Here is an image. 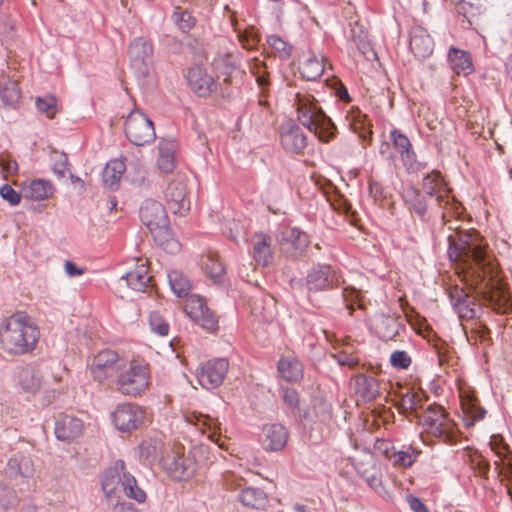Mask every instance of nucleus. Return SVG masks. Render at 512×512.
<instances>
[{"label": "nucleus", "instance_id": "obj_54", "mask_svg": "<svg viewBox=\"0 0 512 512\" xmlns=\"http://www.w3.org/2000/svg\"><path fill=\"white\" fill-rule=\"evenodd\" d=\"M412 360L406 351H394L390 356V364L393 368L406 370L411 365Z\"/></svg>", "mask_w": 512, "mask_h": 512}, {"label": "nucleus", "instance_id": "obj_14", "mask_svg": "<svg viewBox=\"0 0 512 512\" xmlns=\"http://www.w3.org/2000/svg\"><path fill=\"white\" fill-rule=\"evenodd\" d=\"M229 363L224 358L207 361L196 372L199 384L205 389H214L224 380Z\"/></svg>", "mask_w": 512, "mask_h": 512}, {"label": "nucleus", "instance_id": "obj_45", "mask_svg": "<svg viewBox=\"0 0 512 512\" xmlns=\"http://www.w3.org/2000/svg\"><path fill=\"white\" fill-rule=\"evenodd\" d=\"M122 488L128 498L138 503H143L146 500V493L138 486L137 480L129 472L122 477Z\"/></svg>", "mask_w": 512, "mask_h": 512}, {"label": "nucleus", "instance_id": "obj_16", "mask_svg": "<svg viewBox=\"0 0 512 512\" xmlns=\"http://www.w3.org/2000/svg\"><path fill=\"white\" fill-rule=\"evenodd\" d=\"M490 446L498 458L494 463L499 469V474L508 482L507 491L512 500V457L509 448L499 436L491 437Z\"/></svg>", "mask_w": 512, "mask_h": 512}, {"label": "nucleus", "instance_id": "obj_25", "mask_svg": "<svg viewBox=\"0 0 512 512\" xmlns=\"http://www.w3.org/2000/svg\"><path fill=\"white\" fill-rule=\"evenodd\" d=\"M409 47L416 57L424 59L433 53L434 41L426 29L414 26L410 31Z\"/></svg>", "mask_w": 512, "mask_h": 512}, {"label": "nucleus", "instance_id": "obj_19", "mask_svg": "<svg viewBox=\"0 0 512 512\" xmlns=\"http://www.w3.org/2000/svg\"><path fill=\"white\" fill-rule=\"evenodd\" d=\"M280 139L283 148L291 153H300L307 146V138L302 129L293 121L281 126Z\"/></svg>", "mask_w": 512, "mask_h": 512}, {"label": "nucleus", "instance_id": "obj_2", "mask_svg": "<svg viewBox=\"0 0 512 512\" xmlns=\"http://www.w3.org/2000/svg\"><path fill=\"white\" fill-rule=\"evenodd\" d=\"M422 187L424 194L413 186L403 189V201L412 215L424 221L439 216L446 224L449 216L460 214L461 204L451 194V189L439 172L427 174L423 178Z\"/></svg>", "mask_w": 512, "mask_h": 512}, {"label": "nucleus", "instance_id": "obj_42", "mask_svg": "<svg viewBox=\"0 0 512 512\" xmlns=\"http://www.w3.org/2000/svg\"><path fill=\"white\" fill-rule=\"evenodd\" d=\"M7 472L11 476L21 475L29 478L34 474L33 462L29 457L24 455H15L8 460Z\"/></svg>", "mask_w": 512, "mask_h": 512}, {"label": "nucleus", "instance_id": "obj_6", "mask_svg": "<svg viewBox=\"0 0 512 512\" xmlns=\"http://www.w3.org/2000/svg\"><path fill=\"white\" fill-rule=\"evenodd\" d=\"M419 423L427 434L445 443L456 439L455 423L440 405H429L419 416Z\"/></svg>", "mask_w": 512, "mask_h": 512}, {"label": "nucleus", "instance_id": "obj_47", "mask_svg": "<svg viewBox=\"0 0 512 512\" xmlns=\"http://www.w3.org/2000/svg\"><path fill=\"white\" fill-rule=\"evenodd\" d=\"M212 66L215 71L225 76L224 81L227 82L236 69V57L230 53L218 55L214 58Z\"/></svg>", "mask_w": 512, "mask_h": 512}, {"label": "nucleus", "instance_id": "obj_43", "mask_svg": "<svg viewBox=\"0 0 512 512\" xmlns=\"http://www.w3.org/2000/svg\"><path fill=\"white\" fill-rule=\"evenodd\" d=\"M125 168V163L120 159H114L108 162L102 174L105 186L110 189L117 188Z\"/></svg>", "mask_w": 512, "mask_h": 512}, {"label": "nucleus", "instance_id": "obj_49", "mask_svg": "<svg viewBox=\"0 0 512 512\" xmlns=\"http://www.w3.org/2000/svg\"><path fill=\"white\" fill-rule=\"evenodd\" d=\"M0 95L4 103L8 105L16 104L21 97L17 82L10 79H4L0 82Z\"/></svg>", "mask_w": 512, "mask_h": 512}, {"label": "nucleus", "instance_id": "obj_3", "mask_svg": "<svg viewBox=\"0 0 512 512\" xmlns=\"http://www.w3.org/2000/svg\"><path fill=\"white\" fill-rule=\"evenodd\" d=\"M39 338V327L25 312L13 313L0 322V349L9 356L31 353Z\"/></svg>", "mask_w": 512, "mask_h": 512}, {"label": "nucleus", "instance_id": "obj_27", "mask_svg": "<svg viewBox=\"0 0 512 512\" xmlns=\"http://www.w3.org/2000/svg\"><path fill=\"white\" fill-rule=\"evenodd\" d=\"M55 190L54 184L46 179L28 180L22 184L23 197L34 201H43L51 198Z\"/></svg>", "mask_w": 512, "mask_h": 512}, {"label": "nucleus", "instance_id": "obj_28", "mask_svg": "<svg viewBox=\"0 0 512 512\" xmlns=\"http://www.w3.org/2000/svg\"><path fill=\"white\" fill-rule=\"evenodd\" d=\"M83 422L70 415L61 416L55 423V436L61 441H72L83 433Z\"/></svg>", "mask_w": 512, "mask_h": 512}, {"label": "nucleus", "instance_id": "obj_11", "mask_svg": "<svg viewBox=\"0 0 512 512\" xmlns=\"http://www.w3.org/2000/svg\"><path fill=\"white\" fill-rule=\"evenodd\" d=\"M145 410L137 404H119L112 412V422L121 432H132L139 429L145 420Z\"/></svg>", "mask_w": 512, "mask_h": 512}, {"label": "nucleus", "instance_id": "obj_31", "mask_svg": "<svg viewBox=\"0 0 512 512\" xmlns=\"http://www.w3.org/2000/svg\"><path fill=\"white\" fill-rule=\"evenodd\" d=\"M298 69L302 78L314 81L324 72L323 57L312 52L305 53L300 59Z\"/></svg>", "mask_w": 512, "mask_h": 512}, {"label": "nucleus", "instance_id": "obj_60", "mask_svg": "<svg viewBox=\"0 0 512 512\" xmlns=\"http://www.w3.org/2000/svg\"><path fill=\"white\" fill-rule=\"evenodd\" d=\"M333 357L340 365L354 367L359 363V358L348 351H340L339 353L334 354Z\"/></svg>", "mask_w": 512, "mask_h": 512}, {"label": "nucleus", "instance_id": "obj_61", "mask_svg": "<svg viewBox=\"0 0 512 512\" xmlns=\"http://www.w3.org/2000/svg\"><path fill=\"white\" fill-rule=\"evenodd\" d=\"M463 406L466 407V404H463ZM466 409H467V413H469L471 418H472L471 424H473L474 421L483 419L484 416H485V413H486L485 409H483L481 407H478L472 401L467 403V408Z\"/></svg>", "mask_w": 512, "mask_h": 512}, {"label": "nucleus", "instance_id": "obj_44", "mask_svg": "<svg viewBox=\"0 0 512 512\" xmlns=\"http://www.w3.org/2000/svg\"><path fill=\"white\" fill-rule=\"evenodd\" d=\"M239 500L244 506L255 509L264 508L268 502L265 492L253 487L243 489L239 494Z\"/></svg>", "mask_w": 512, "mask_h": 512}, {"label": "nucleus", "instance_id": "obj_35", "mask_svg": "<svg viewBox=\"0 0 512 512\" xmlns=\"http://www.w3.org/2000/svg\"><path fill=\"white\" fill-rule=\"evenodd\" d=\"M158 149L157 165L159 169L164 173L171 172L175 167L176 142L171 139H163L160 141Z\"/></svg>", "mask_w": 512, "mask_h": 512}, {"label": "nucleus", "instance_id": "obj_9", "mask_svg": "<svg viewBox=\"0 0 512 512\" xmlns=\"http://www.w3.org/2000/svg\"><path fill=\"white\" fill-rule=\"evenodd\" d=\"M357 474L379 495H385L382 471L372 452L364 450L358 457L351 458Z\"/></svg>", "mask_w": 512, "mask_h": 512}, {"label": "nucleus", "instance_id": "obj_56", "mask_svg": "<svg viewBox=\"0 0 512 512\" xmlns=\"http://www.w3.org/2000/svg\"><path fill=\"white\" fill-rule=\"evenodd\" d=\"M481 10V4L477 3H470L466 2L464 0H460V2L457 4V11L458 13L462 14L465 18L468 20L470 17H473L480 13Z\"/></svg>", "mask_w": 512, "mask_h": 512}, {"label": "nucleus", "instance_id": "obj_34", "mask_svg": "<svg viewBox=\"0 0 512 512\" xmlns=\"http://www.w3.org/2000/svg\"><path fill=\"white\" fill-rule=\"evenodd\" d=\"M450 68L454 73L469 75L474 71L471 56L468 52L452 47L448 52Z\"/></svg>", "mask_w": 512, "mask_h": 512}, {"label": "nucleus", "instance_id": "obj_50", "mask_svg": "<svg viewBox=\"0 0 512 512\" xmlns=\"http://www.w3.org/2000/svg\"><path fill=\"white\" fill-rule=\"evenodd\" d=\"M35 105L38 111L52 119L58 112L57 100L53 95L36 98Z\"/></svg>", "mask_w": 512, "mask_h": 512}, {"label": "nucleus", "instance_id": "obj_64", "mask_svg": "<svg viewBox=\"0 0 512 512\" xmlns=\"http://www.w3.org/2000/svg\"><path fill=\"white\" fill-rule=\"evenodd\" d=\"M141 454L145 456L146 458L155 457L157 454V445L156 443L154 445L151 444V442L143 441L140 446Z\"/></svg>", "mask_w": 512, "mask_h": 512}, {"label": "nucleus", "instance_id": "obj_39", "mask_svg": "<svg viewBox=\"0 0 512 512\" xmlns=\"http://www.w3.org/2000/svg\"><path fill=\"white\" fill-rule=\"evenodd\" d=\"M423 397L419 391H414L412 389H407L400 395V399L397 402V407L399 412L402 414L406 413H415L416 417L419 419L417 410L422 407Z\"/></svg>", "mask_w": 512, "mask_h": 512}, {"label": "nucleus", "instance_id": "obj_62", "mask_svg": "<svg viewBox=\"0 0 512 512\" xmlns=\"http://www.w3.org/2000/svg\"><path fill=\"white\" fill-rule=\"evenodd\" d=\"M407 502L414 512H430L427 506L418 497L408 495Z\"/></svg>", "mask_w": 512, "mask_h": 512}, {"label": "nucleus", "instance_id": "obj_23", "mask_svg": "<svg viewBox=\"0 0 512 512\" xmlns=\"http://www.w3.org/2000/svg\"><path fill=\"white\" fill-rule=\"evenodd\" d=\"M140 219L142 223L151 231L160 225L167 224L168 217L164 206L152 199L145 200L140 208Z\"/></svg>", "mask_w": 512, "mask_h": 512}, {"label": "nucleus", "instance_id": "obj_32", "mask_svg": "<svg viewBox=\"0 0 512 512\" xmlns=\"http://www.w3.org/2000/svg\"><path fill=\"white\" fill-rule=\"evenodd\" d=\"M186 419L188 423L196 426L202 433H205L207 430L210 431L211 433L208 437L213 441H218L221 429V423L218 419L196 412L187 415Z\"/></svg>", "mask_w": 512, "mask_h": 512}, {"label": "nucleus", "instance_id": "obj_38", "mask_svg": "<svg viewBox=\"0 0 512 512\" xmlns=\"http://www.w3.org/2000/svg\"><path fill=\"white\" fill-rule=\"evenodd\" d=\"M201 267L203 271L210 277L214 282H221L225 275V268L222 262L219 260L218 254L214 252H208L201 257Z\"/></svg>", "mask_w": 512, "mask_h": 512}, {"label": "nucleus", "instance_id": "obj_63", "mask_svg": "<svg viewBox=\"0 0 512 512\" xmlns=\"http://www.w3.org/2000/svg\"><path fill=\"white\" fill-rule=\"evenodd\" d=\"M64 270H65V273L69 277L80 276V275L84 274V272H85L84 268L78 267L74 262H72L70 260L65 261Z\"/></svg>", "mask_w": 512, "mask_h": 512}, {"label": "nucleus", "instance_id": "obj_33", "mask_svg": "<svg viewBox=\"0 0 512 512\" xmlns=\"http://www.w3.org/2000/svg\"><path fill=\"white\" fill-rule=\"evenodd\" d=\"M277 367L280 376L287 382H298L303 378V365L295 356L281 357Z\"/></svg>", "mask_w": 512, "mask_h": 512}, {"label": "nucleus", "instance_id": "obj_21", "mask_svg": "<svg viewBox=\"0 0 512 512\" xmlns=\"http://www.w3.org/2000/svg\"><path fill=\"white\" fill-rule=\"evenodd\" d=\"M187 79L189 86L199 97H207L217 89L214 78L201 66L191 67Z\"/></svg>", "mask_w": 512, "mask_h": 512}, {"label": "nucleus", "instance_id": "obj_13", "mask_svg": "<svg viewBox=\"0 0 512 512\" xmlns=\"http://www.w3.org/2000/svg\"><path fill=\"white\" fill-rule=\"evenodd\" d=\"M184 310L192 321L212 332L218 327V320L199 295H189L185 300Z\"/></svg>", "mask_w": 512, "mask_h": 512}, {"label": "nucleus", "instance_id": "obj_48", "mask_svg": "<svg viewBox=\"0 0 512 512\" xmlns=\"http://www.w3.org/2000/svg\"><path fill=\"white\" fill-rule=\"evenodd\" d=\"M281 395L284 403L287 405L288 409L295 415H298L300 418L307 419L309 417L308 412H304L301 414L300 409V399L298 392L291 387H284L281 390Z\"/></svg>", "mask_w": 512, "mask_h": 512}, {"label": "nucleus", "instance_id": "obj_37", "mask_svg": "<svg viewBox=\"0 0 512 512\" xmlns=\"http://www.w3.org/2000/svg\"><path fill=\"white\" fill-rule=\"evenodd\" d=\"M355 392L364 401L374 400L379 395L378 382L374 377L360 374L355 378Z\"/></svg>", "mask_w": 512, "mask_h": 512}, {"label": "nucleus", "instance_id": "obj_5", "mask_svg": "<svg viewBox=\"0 0 512 512\" xmlns=\"http://www.w3.org/2000/svg\"><path fill=\"white\" fill-rule=\"evenodd\" d=\"M150 384V370L147 364L139 361L126 360V366L118 374L112 388L129 397H137L143 394Z\"/></svg>", "mask_w": 512, "mask_h": 512}, {"label": "nucleus", "instance_id": "obj_59", "mask_svg": "<svg viewBox=\"0 0 512 512\" xmlns=\"http://www.w3.org/2000/svg\"><path fill=\"white\" fill-rule=\"evenodd\" d=\"M374 449L390 461L392 452H394L396 448L389 440L377 439L374 444Z\"/></svg>", "mask_w": 512, "mask_h": 512}, {"label": "nucleus", "instance_id": "obj_24", "mask_svg": "<svg viewBox=\"0 0 512 512\" xmlns=\"http://www.w3.org/2000/svg\"><path fill=\"white\" fill-rule=\"evenodd\" d=\"M127 473L123 460H116L113 465L107 468L101 476V487L107 498L115 497L119 484L122 485V477Z\"/></svg>", "mask_w": 512, "mask_h": 512}, {"label": "nucleus", "instance_id": "obj_15", "mask_svg": "<svg viewBox=\"0 0 512 512\" xmlns=\"http://www.w3.org/2000/svg\"><path fill=\"white\" fill-rule=\"evenodd\" d=\"M163 468L169 476L175 480L184 481L190 479L196 472V464L184 457L183 453L173 451L167 454L162 460Z\"/></svg>", "mask_w": 512, "mask_h": 512}, {"label": "nucleus", "instance_id": "obj_1", "mask_svg": "<svg viewBox=\"0 0 512 512\" xmlns=\"http://www.w3.org/2000/svg\"><path fill=\"white\" fill-rule=\"evenodd\" d=\"M449 229L452 227L449 226ZM447 240L450 260L457 264L466 277H471L475 284L484 282L486 277L490 280L493 278L496 265L487 250V243L478 231L455 227Z\"/></svg>", "mask_w": 512, "mask_h": 512}, {"label": "nucleus", "instance_id": "obj_53", "mask_svg": "<svg viewBox=\"0 0 512 512\" xmlns=\"http://www.w3.org/2000/svg\"><path fill=\"white\" fill-rule=\"evenodd\" d=\"M151 330L160 335L166 336L169 332V325L158 312H152L149 316Z\"/></svg>", "mask_w": 512, "mask_h": 512}, {"label": "nucleus", "instance_id": "obj_29", "mask_svg": "<svg viewBox=\"0 0 512 512\" xmlns=\"http://www.w3.org/2000/svg\"><path fill=\"white\" fill-rule=\"evenodd\" d=\"M251 244L252 255L257 264L262 266L269 265L273 260L271 237L262 232L255 233L251 238Z\"/></svg>", "mask_w": 512, "mask_h": 512}, {"label": "nucleus", "instance_id": "obj_8", "mask_svg": "<svg viewBox=\"0 0 512 512\" xmlns=\"http://www.w3.org/2000/svg\"><path fill=\"white\" fill-rule=\"evenodd\" d=\"M124 131L127 139L136 146L150 144L156 138L152 120L138 108L128 114Z\"/></svg>", "mask_w": 512, "mask_h": 512}, {"label": "nucleus", "instance_id": "obj_17", "mask_svg": "<svg viewBox=\"0 0 512 512\" xmlns=\"http://www.w3.org/2000/svg\"><path fill=\"white\" fill-rule=\"evenodd\" d=\"M310 243L307 233L296 227L287 228L282 232L280 239L281 251L289 257L301 256Z\"/></svg>", "mask_w": 512, "mask_h": 512}, {"label": "nucleus", "instance_id": "obj_55", "mask_svg": "<svg viewBox=\"0 0 512 512\" xmlns=\"http://www.w3.org/2000/svg\"><path fill=\"white\" fill-rule=\"evenodd\" d=\"M17 502V495L14 489L0 483V505L4 508L13 506Z\"/></svg>", "mask_w": 512, "mask_h": 512}, {"label": "nucleus", "instance_id": "obj_20", "mask_svg": "<svg viewBox=\"0 0 512 512\" xmlns=\"http://www.w3.org/2000/svg\"><path fill=\"white\" fill-rule=\"evenodd\" d=\"M390 140L407 171H415L417 169L416 153L410 139L400 130L394 128L390 131Z\"/></svg>", "mask_w": 512, "mask_h": 512}, {"label": "nucleus", "instance_id": "obj_40", "mask_svg": "<svg viewBox=\"0 0 512 512\" xmlns=\"http://www.w3.org/2000/svg\"><path fill=\"white\" fill-rule=\"evenodd\" d=\"M420 454V449L412 445H406L403 446L402 449H395V451L392 452L390 462L397 468H409L416 462Z\"/></svg>", "mask_w": 512, "mask_h": 512}, {"label": "nucleus", "instance_id": "obj_30", "mask_svg": "<svg viewBox=\"0 0 512 512\" xmlns=\"http://www.w3.org/2000/svg\"><path fill=\"white\" fill-rule=\"evenodd\" d=\"M41 372L32 366L22 367L16 374L17 385L26 393L35 394L42 386Z\"/></svg>", "mask_w": 512, "mask_h": 512}, {"label": "nucleus", "instance_id": "obj_7", "mask_svg": "<svg viewBox=\"0 0 512 512\" xmlns=\"http://www.w3.org/2000/svg\"><path fill=\"white\" fill-rule=\"evenodd\" d=\"M125 366L126 359L124 357L114 350L104 349L94 356L90 365V373L95 381L112 386Z\"/></svg>", "mask_w": 512, "mask_h": 512}, {"label": "nucleus", "instance_id": "obj_18", "mask_svg": "<svg viewBox=\"0 0 512 512\" xmlns=\"http://www.w3.org/2000/svg\"><path fill=\"white\" fill-rule=\"evenodd\" d=\"M306 285L310 291H323L338 285V278L331 266L317 265L308 271Z\"/></svg>", "mask_w": 512, "mask_h": 512}, {"label": "nucleus", "instance_id": "obj_46", "mask_svg": "<svg viewBox=\"0 0 512 512\" xmlns=\"http://www.w3.org/2000/svg\"><path fill=\"white\" fill-rule=\"evenodd\" d=\"M169 284L172 291L178 297H186L191 289L190 280L180 271L173 270L168 274Z\"/></svg>", "mask_w": 512, "mask_h": 512}, {"label": "nucleus", "instance_id": "obj_26", "mask_svg": "<svg viewBox=\"0 0 512 512\" xmlns=\"http://www.w3.org/2000/svg\"><path fill=\"white\" fill-rule=\"evenodd\" d=\"M262 444L267 451H281L287 444L289 433L281 424H269L263 427Z\"/></svg>", "mask_w": 512, "mask_h": 512}, {"label": "nucleus", "instance_id": "obj_58", "mask_svg": "<svg viewBox=\"0 0 512 512\" xmlns=\"http://www.w3.org/2000/svg\"><path fill=\"white\" fill-rule=\"evenodd\" d=\"M267 43L277 52L289 56L291 53V46L277 35H270L267 37Z\"/></svg>", "mask_w": 512, "mask_h": 512}, {"label": "nucleus", "instance_id": "obj_10", "mask_svg": "<svg viewBox=\"0 0 512 512\" xmlns=\"http://www.w3.org/2000/svg\"><path fill=\"white\" fill-rule=\"evenodd\" d=\"M167 208L173 214L184 215L190 209L187 191V178L183 174L175 175L164 192Z\"/></svg>", "mask_w": 512, "mask_h": 512}, {"label": "nucleus", "instance_id": "obj_52", "mask_svg": "<svg viewBox=\"0 0 512 512\" xmlns=\"http://www.w3.org/2000/svg\"><path fill=\"white\" fill-rule=\"evenodd\" d=\"M331 405L327 401L316 398L313 401V412L315 417L319 419L321 422H326L331 418Z\"/></svg>", "mask_w": 512, "mask_h": 512}, {"label": "nucleus", "instance_id": "obj_57", "mask_svg": "<svg viewBox=\"0 0 512 512\" xmlns=\"http://www.w3.org/2000/svg\"><path fill=\"white\" fill-rule=\"evenodd\" d=\"M1 197L10 205L16 206L20 203L22 195L14 190L10 185L5 184L0 188Z\"/></svg>", "mask_w": 512, "mask_h": 512}, {"label": "nucleus", "instance_id": "obj_41", "mask_svg": "<svg viewBox=\"0 0 512 512\" xmlns=\"http://www.w3.org/2000/svg\"><path fill=\"white\" fill-rule=\"evenodd\" d=\"M125 280L131 289L143 292L149 286L151 276L148 274V268L144 264H141L134 270L126 273Z\"/></svg>", "mask_w": 512, "mask_h": 512}, {"label": "nucleus", "instance_id": "obj_51", "mask_svg": "<svg viewBox=\"0 0 512 512\" xmlns=\"http://www.w3.org/2000/svg\"><path fill=\"white\" fill-rule=\"evenodd\" d=\"M172 18L183 32L189 31L195 25V18L191 13L179 7L173 12Z\"/></svg>", "mask_w": 512, "mask_h": 512}, {"label": "nucleus", "instance_id": "obj_4", "mask_svg": "<svg viewBox=\"0 0 512 512\" xmlns=\"http://www.w3.org/2000/svg\"><path fill=\"white\" fill-rule=\"evenodd\" d=\"M294 105L296 106L298 121L310 132L317 135L321 142H329L335 136V125L324 113L312 94L306 91L297 92Z\"/></svg>", "mask_w": 512, "mask_h": 512}, {"label": "nucleus", "instance_id": "obj_36", "mask_svg": "<svg viewBox=\"0 0 512 512\" xmlns=\"http://www.w3.org/2000/svg\"><path fill=\"white\" fill-rule=\"evenodd\" d=\"M151 234L154 241L168 253H176L180 250V242L174 238L171 229L167 224L152 229Z\"/></svg>", "mask_w": 512, "mask_h": 512}, {"label": "nucleus", "instance_id": "obj_22", "mask_svg": "<svg viewBox=\"0 0 512 512\" xmlns=\"http://www.w3.org/2000/svg\"><path fill=\"white\" fill-rule=\"evenodd\" d=\"M448 296L453 309L462 319H472L476 316L475 301L462 287L457 285L448 289Z\"/></svg>", "mask_w": 512, "mask_h": 512}, {"label": "nucleus", "instance_id": "obj_12", "mask_svg": "<svg viewBox=\"0 0 512 512\" xmlns=\"http://www.w3.org/2000/svg\"><path fill=\"white\" fill-rule=\"evenodd\" d=\"M128 55L131 68L136 75L138 77L147 76L153 55L152 44L143 37L134 38L129 44Z\"/></svg>", "mask_w": 512, "mask_h": 512}]
</instances>
